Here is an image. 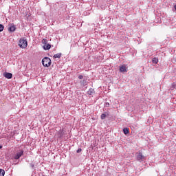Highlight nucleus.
<instances>
[{
	"instance_id": "f257e3e1",
	"label": "nucleus",
	"mask_w": 176,
	"mask_h": 176,
	"mask_svg": "<svg viewBox=\"0 0 176 176\" xmlns=\"http://www.w3.org/2000/svg\"><path fill=\"white\" fill-rule=\"evenodd\" d=\"M42 64L43 67H50V65H52V60L49 57H45L42 60Z\"/></svg>"
},
{
	"instance_id": "f03ea898",
	"label": "nucleus",
	"mask_w": 176,
	"mask_h": 176,
	"mask_svg": "<svg viewBox=\"0 0 176 176\" xmlns=\"http://www.w3.org/2000/svg\"><path fill=\"white\" fill-rule=\"evenodd\" d=\"M19 47H21V49H25L27 46H28V42L27 41V39L21 38L19 43Z\"/></svg>"
},
{
	"instance_id": "7ed1b4c3",
	"label": "nucleus",
	"mask_w": 176,
	"mask_h": 176,
	"mask_svg": "<svg viewBox=\"0 0 176 176\" xmlns=\"http://www.w3.org/2000/svg\"><path fill=\"white\" fill-rule=\"evenodd\" d=\"M23 153H24V151L23 150H22V149L19 150V151L16 153V154L14 156V159L15 160H19V158L21 156H23Z\"/></svg>"
},
{
	"instance_id": "20e7f679",
	"label": "nucleus",
	"mask_w": 176,
	"mask_h": 176,
	"mask_svg": "<svg viewBox=\"0 0 176 176\" xmlns=\"http://www.w3.org/2000/svg\"><path fill=\"white\" fill-rule=\"evenodd\" d=\"M137 160H138V162H142L144 160V159H145V156H144L142 155V153L140 152L138 153L137 156Z\"/></svg>"
},
{
	"instance_id": "39448f33",
	"label": "nucleus",
	"mask_w": 176,
	"mask_h": 176,
	"mask_svg": "<svg viewBox=\"0 0 176 176\" xmlns=\"http://www.w3.org/2000/svg\"><path fill=\"white\" fill-rule=\"evenodd\" d=\"M16 25L13 23H12L10 27L8 28V31L10 32H14V31H16Z\"/></svg>"
},
{
	"instance_id": "423d86ee",
	"label": "nucleus",
	"mask_w": 176,
	"mask_h": 176,
	"mask_svg": "<svg viewBox=\"0 0 176 176\" xmlns=\"http://www.w3.org/2000/svg\"><path fill=\"white\" fill-rule=\"evenodd\" d=\"M3 76L4 78H6V79H12L13 74H12V73H3Z\"/></svg>"
},
{
	"instance_id": "0eeeda50",
	"label": "nucleus",
	"mask_w": 176,
	"mask_h": 176,
	"mask_svg": "<svg viewBox=\"0 0 176 176\" xmlns=\"http://www.w3.org/2000/svg\"><path fill=\"white\" fill-rule=\"evenodd\" d=\"M64 134H65V131H64V129H60L58 131V137L59 138H61V137H63L64 135Z\"/></svg>"
},
{
	"instance_id": "6e6552de",
	"label": "nucleus",
	"mask_w": 176,
	"mask_h": 176,
	"mask_svg": "<svg viewBox=\"0 0 176 176\" xmlns=\"http://www.w3.org/2000/svg\"><path fill=\"white\" fill-rule=\"evenodd\" d=\"M120 72H127V69H126V65L120 66Z\"/></svg>"
},
{
	"instance_id": "1a4fd4ad",
	"label": "nucleus",
	"mask_w": 176,
	"mask_h": 176,
	"mask_svg": "<svg viewBox=\"0 0 176 176\" xmlns=\"http://www.w3.org/2000/svg\"><path fill=\"white\" fill-rule=\"evenodd\" d=\"M51 47H52V45H50V44H49V43L45 44L43 45L44 50H50Z\"/></svg>"
},
{
	"instance_id": "9d476101",
	"label": "nucleus",
	"mask_w": 176,
	"mask_h": 176,
	"mask_svg": "<svg viewBox=\"0 0 176 176\" xmlns=\"http://www.w3.org/2000/svg\"><path fill=\"white\" fill-rule=\"evenodd\" d=\"M94 93V89L93 88L89 89L87 91V94H89V96H92Z\"/></svg>"
},
{
	"instance_id": "9b49d317",
	"label": "nucleus",
	"mask_w": 176,
	"mask_h": 176,
	"mask_svg": "<svg viewBox=\"0 0 176 176\" xmlns=\"http://www.w3.org/2000/svg\"><path fill=\"white\" fill-rule=\"evenodd\" d=\"M80 84L82 86H87V82L86 80H82L80 81Z\"/></svg>"
},
{
	"instance_id": "f8f14e48",
	"label": "nucleus",
	"mask_w": 176,
	"mask_h": 176,
	"mask_svg": "<svg viewBox=\"0 0 176 176\" xmlns=\"http://www.w3.org/2000/svg\"><path fill=\"white\" fill-rule=\"evenodd\" d=\"M61 57V53H58L54 55V58H60Z\"/></svg>"
},
{
	"instance_id": "ddd939ff",
	"label": "nucleus",
	"mask_w": 176,
	"mask_h": 176,
	"mask_svg": "<svg viewBox=\"0 0 176 176\" xmlns=\"http://www.w3.org/2000/svg\"><path fill=\"white\" fill-rule=\"evenodd\" d=\"M124 131V134H129V133H130V130L129 129V128H124L123 129Z\"/></svg>"
},
{
	"instance_id": "4468645a",
	"label": "nucleus",
	"mask_w": 176,
	"mask_h": 176,
	"mask_svg": "<svg viewBox=\"0 0 176 176\" xmlns=\"http://www.w3.org/2000/svg\"><path fill=\"white\" fill-rule=\"evenodd\" d=\"M174 89H176V82H173L170 86V90H174Z\"/></svg>"
},
{
	"instance_id": "2eb2a0df",
	"label": "nucleus",
	"mask_w": 176,
	"mask_h": 176,
	"mask_svg": "<svg viewBox=\"0 0 176 176\" xmlns=\"http://www.w3.org/2000/svg\"><path fill=\"white\" fill-rule=\"evenodd\" d=\"M0 176H5V170L0 169Z\"/></svg>"
},
{
	"instance_id": "dca6fc26",
	"label": "nucleus",
	"mask_w": 176,
	"mask_h": 176,
	"mask_svg": "<svg viewBox=\"0 0 176 176\" xmlns=\"http://www.w3.org/2000/svg\"><path fill=\"white\" fill-rule=\"evenodd\" d=\"M42 43L43 45H47V39L43 38V41H42Z\"/></svg>"
},
{
	"instance_id": "f3484780",
	"label": "nucleus",
	"mask_w": 176,
	"mask_h": 176,
	"mask_svg": "<svg viewBox=\"0 0 176 176\" xmlns=\"http://www.w3.org/2000/svg\"><path fill=\"white\" fill-rule=\"evenodd\" d=\"M100 118H101L102 120H104V119H105V118H107V115L104 114V113H102V114L100 116Z\"/></svg>"
},
{
	"instance_id": "a211bd4d",
	"label": "nucleus",
	"mask_w": 176,
	"mask_h": 176,
	"mask_svg": "<svg viewBox=\"0 0 176 176\" xmlns=\"http://www.w3.org/2000/svg\"><path fill=\"white\" fill-rule=\"evenodd\" d=\"M157 61H158L157 58H153V64H157Z\"/></svg>"
},
{
	"instance_id": "6ab92c4d",
	"label": "nucleus",
	"mask_w": 176,
	"mask_h": 176,
	"mask_svg": "<svg viewBox=\"0 0 176 176\" xmlns=\"http://www.w3.org/2000/svg\"><path fill=\"white\" fill-rule=\"evenodd\" d=\"M3 28H4L3 25L0 24V32H2V31H3Z\"/></svg>"
},
{
	"instance_id": "aec40b11",
	"label": "nucleus",
	"mask_w": 176,
	"mask_h": 176,
	"mask_svg": "<svg viewBox=\"0 0 176 176\" xmlns=\"http://www.w3.org/2000/svg\"><path fill=\"white\" fill-rule=\"evenodd\" d=\"M104 107H106L107 108H108L109 107V102H106L104 104Z\"/></svg>"
},
{
	"instance_id": "412c9836",
	"label": "nucleus",
	"mask_w": 176,
	"mask_h": 176,
	"mask_svg": "<svg viewBox=\"0 0 176 176\" xmlns=\"http://www.w3.org/2000/svg\"><path fill=\"white\" fill-rule=\"evenodd\" d=\"M76 152L77 153H80V152H82V148H78Z\"/></svg>"
},
{
	"instance_id": "4be33fe9",
	"label": "nucleus",
	"mask_w": 176,
	"mask_h": 176,
	"mask_svg": "<svg viewBox=\"0 0 176 176\" xmlns=\"http://www.w3.org/2000/svg\"><path fill=\"white\" fill-rule=\"evenodd\" d=\"M78 79H83V76L80 75V76H78Z\"/></svg>"
},
{
	"instance_id": "5701e85b",
	"label": "nucleus",
	"mask_w": 176,
	"mask_h": 176,
	"mask_svg": "<svg viewBox=\"0 0 176 176\" xmlns=\"http://www.w3.org/2000/svg\"><path fill=\"white\" fill-rule=\"evenodd\" d=\"M0 149H2V146L1 145H0Z\"/></svg>"
},
{
	"instance_id": "b1692460",
	"label": "nucleus",
	"mask_w": 176,
	"mask_h": 176,
	"mask_svg": "<svg viewBox=\"0 0 176 176\" xmlns=\"http://www.w3.org/2000/svg\"><path fill=\"white\" fill-rule=\"evenodd\" d=\"M32 167H34V165H32Z\"/></svg>"
}]
</instances>
